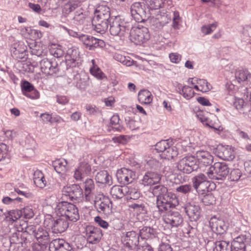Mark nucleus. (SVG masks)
I'll list each match as a JSON object with an SVG mask.
<instances>
[{
	"mask_svg": "<svg viewBox=\"0 0 251 251\" xmlns=\"http://www.w3.org/2000/svg\"><path fill=\"white\" fill-rule=\"evenodd\" d=\"M139 238V235L135 231H131L123 233L122 241L126 247L132 249L138 246Z\"/></svg>",
	"mask_w": 251,
	"mask_h": 251,
	"instance_id": "obj_20",
	"label": "nucleus"
},
{
	"mask_svg": "<svg viewBox=\"0 0 251 251\" xmlns=\"http://www.w3.org/2000/svg\"><path fill=\"white\" fill-rule=\"evenodd\" d=\"M75 79L78 80L76 82V86L81 90L85 89L86 87V83L85 81L82 80L79 74H76L75 76Z\"/></svg>",
	"mask_w": 251,
	"mask_h": 251,
	"instance_id": "obj_60",
	"label": "nucleus"
},
{
	"mask_svg": "<svg viewBox=\"0 0 251 251\" xmlns=\"http://www.w3.org/2000/svg\"><path fill=\"white\" fill-rule=\"evenodd\" d=\"M185 212L192 221L199 219L201 214V208L199 205L192 203H187L184 206Z\"/></svg>",
	"mask_w": 251,
	"mask_h": 251,
	"instance_id": "obj_25",
	"label": "nucleus"
},
{
	"mask_svg": "<svg viewBox=\"0 0 251 251\" xmlns=\"http://www.w3.org/2000/svg\"><path fill=\"white\" fill-rule=\"evenodd\" d=\"M96 180L97 182L101 184H111V177L106 171H101L98 172L96 176Z\"/></svg>",
	"mask_w": 251,
	"mask_h": 251,
	"instance_id": "obj_34",
	"label": "nucleus"
},
{
	"mask_svg": "<svg viewBox=\"0 0 251 251\" xmlns=\"http://www.w3.org/2000/svg\"><path fill=\"white\" fill-rule=\"evenodd\" d=\"M95 221L101 227L107 228L109 226L108 223L103 220L100 217L97 216L95 218Z\"/></svg>",
	"mask_w": 251,
	"mask_h": 251,
	"instance_id": "obj_64",
	"label": "nucleus"
},
{
	"mask_svg": "<svg viewBox=\"0 0 251 251\" xmlns=\"http://www.w3.org/2000/svg\"><path fill=\"white\" fill-rule=\"evenodd\" d=\"M90 72L93 76L98 79H102L105 77L104 74L98 66L91 67Z\"/></svg>",
	"mask_w": 251,
	"mask_h": 251,
	"instance_id": "obj_50",
	"label": "nucleus"
},
{
	"mask_svg": "<svg viewBox=\"0 0 251 251\" xmlns=\"http://www.w3.org/2000/svg\"><path fill=\"white\" fill-rule=\"evenodd\" d=\"M151 190L153 195L157 197L156 202L168 192L167 187L163 185L155 186Z\"/></svg>",
	"mask_w": 251,
	"mask_h": 251,
	"instance_id": "obj_31",
	"label": "nucleus"
},
{
	"mask_svg": "<svg viewBox=\"0 0 251 251\" xmlns=\"http://www.w3.org/2000/svg\"><path fill=\"white\" fill-rule=\"evenodd\" d=\"M127 126L132 130L137 129L140 126L141 122L140 120H135L128 118L126 119Z\"/></svg>",
	"mask_w": 251,
	"mask_h": 251,
	"instance_id": "obj_46",
	"label": "nucleus"
},
{
	"mask_svg": "<svg viewBox=\"0 0 251 251\" xmlns=\"http://www.w3.org/2000/svg\"><path fill=\"white\" fill-rule=\"evenodd\" d=\"M44 225L51 228L54 233H61L64 232L69 226L68 221L65 217L60 216L54 220L52 218H46L44 221Z\"/></svg>",
	"mask_w": 251,
	"mask_h": 251,
	"instance_id": "obj_7",
	"label": "nucleus"
},
{
	"mask_svg": "<svg viewBox=\"0 0 251 251\" xmlns=\"http://www.w3.org/2000/svg\"><path fill=\"white\" fill-rule=\"evenodd\" d=\"M8 149L5 144H0V161L8 156Z\"/></svg>",
	"mask_w": 251,
	"mask_h": 251,
	"instance_id": "obj_59",
	"label": "nucleus"
},
{
	"mask_svg": "<svg viewBox=\"0 0 251 251\" xmlns=\"http://www.w3.org/2000/svg\"><path fill=\"white\" fill-rule=\"evenodd\" d=\"M22 216V212L19 210H13L10 211L6 216V218L10 221L15 222L20 219Z\"/></svg>",
	"mask_w": 251,
	"mask_h": 251,
	"instance_id": "obj_48",
	"label": "nucleus"
},
{
	"mask_svg": "<svg viewBox=\"0 0 251 251\" xmlns=\"http://www.w3.org/2000/svg\"><path fill=\"white\" fill-rule=\"evenodd\" d=\"M116 175L118 181L124 184L131 183L135 177L134 172L125 168L119 170Z\"/></svg>",
	"mask_w": 251,
	"mask_h": 251,
	"instance_id": "obj_19",
	"label": "nucleus"
},
{
	"mask_svg": "<svg viewBox=\"0 0 251 251\" xmlns=\"http://www.w3.org/2000/svg\"><path fill=\"white\" fill-rule=\"evenodd\" d=\"M67 68H74L79 65V53L77 48L73 47L69 49L65 56Z\"/></svg>",
	"mask_w": 251,
	"mask_h": 251,
	"instance_id": "obj_16",
	"label": "nucleus"
},
{
	"mask_svg": "<svg viewBox=\"0 0 251 251\" xmlns=\"http://www.w3.org/2000/svg\"><path fill=\"white\" fill-rule=\"evenodd\" d=\"M126 195L128 196V198L133 200H137L140 197V193L135 188L128 187V191L127 192Z\"/></svg>",
	"mask_w": 251,
	"mask_h": 251,
	"instance_id": "obj_56",
	"label": "nucleus"
},
{
	"mask_svg": "<svg viewBox=\"0 0 251 251\" xmlns=\"http://www.w3.org/2000/svg\"><path fill=\"white\" fill-rule=\"evenodd\" d=\"M180 94L186 99H190L194 95V92L192 88L188 86H184L180 90Z\"/></svg>",
	"mask_w": 251,
	"mask_h": 251,
	"instance_id": "obj_45",
	"label": "nucleus"
},
{
	"mask_svg": "<svg viewBox=\"0 0 251 251\" xmlns=\"http://www.w3.org/2000/svg\"><path fill=\"white\" fill-rule=\"evenodd\" d=\"M34 88V86L27 81L24 80L21 83V89L24 96L31 92Z\"/></svg>",
	"mask_w": 251,
	"mask_h": 251,
	"instance_id": "obj_47",
	"label": "nucleus"
},
{
	"mask_svg": "<svg viewBox=\"0 0 251 251\" xmlns=\"http://www.w3.org/2000/svg\"><path fill=\"white\" fill-rule=\"evenodd\" d=\"M130 40L136 44H141L147 41L150 38L148 29L146 27H132L129 31Z\"/></svg>",
	"mask_w": 251,
	"mask_h": 251,
	"instance_id": "obj_6",
	"label": "nucleus"
},
{
	"mask_svg": "<svg viewBox=\"0 0 251 251\" xmlns=\"http://www.w3.org/2000/svg\"><path fill=\"white\" fill-rule=\"evenodd\" d=\"M242 176V173L239 169L232 170L230 174V178L231 181H237Z\"/></svg>",
	"mask_w": 251,
	"mask_h": 251,
	"instance_id": "obj_58",
	"label": "nucleus"
},
{
	"mask_svg": "<svg viewBox=\"0 0 251 251\" xmlns=\"http://www.w3.org/2000/svg\"><path fill=\"white\" fill-rule=\"evenodd\" d=\"M178 204V200L176 195L172 192H168L156 202V206L160 212L167 211Z\"/></svg>",
	"mask_w": 251,
	"mask_h": 251,
	"instance_id": "obj_9",
	"label": "nucleus"
},
{
	"mask_svg": "<svg viewBox=\"0 0 251 251\" xmlns=\"http://www.w3.org/2000/svg\"><path fill=\"white\" fill-rule=\"evenodd\" d=\"M197 85L194 87V89L203 93L208 92L211 89V85L205 79H199L197 81Z\"/></svg>",
	"mask_w": 251,
	"mask_h": 251,
	"instance_id": "obj_39",
	"label": "nucleus"
},
{
	"mask_svg": "<svg viewBox=\"0 0 251 251\" xmlns=\"http://www.w3.org/2000/svg\"><path fill=\"white\" fill-rule=\"evenodd\" d=\"M132 17L138 23H141L147 20L149 17L144 10V6L141 2H134L130 8Z\"/></svg>",
	"mask_w": 251,
	"mask_h": 251,
	"instance_id": "obj_13",
	"label": "nucleus"
},
{
	"mask_svg": "<svg viewBox=\"0 0 251 251\" xmlns=\"http://www.w3.org/2000/svg\"><path fill=\"white\" fill-rule=\"evenodd\" d=\"M235 75L239 82L246 80L251 82V74L248 70H240L236 71Z\"/></svg>",
	"mask_w": 251,
	"mask_h": 251,
	"instance_id": "obj_37",
	"label": "nucleus"
},
{
	"mask_svg": "<svg viewBox=\"0 0 251 251\" xmlns=\"http://www.w3.org/2000/svg\"><path fill=\"white\" fill-rule=\"evenodd\" d=\"M95 206L99 213L106 215L112 213V202L110 199L102 194H98L95 197Z\"/></svg>",
	"mask_w": 251,
	"mask_h": 251,
	"instance_id": "obj_10",
	"label": "nucleus"
},
{
	"mask_svg": "<svg viewBox=\"0 0 251 251\" xmlns=\"http://www.w3.org/2000/svg\"><path fill=\"white\" fill-rule=\"evenodd\" d=\"M205 125L215 130L221 131L223 130V127L221 126L218 118L215 115H210L207 123H205Z\"/></svg>",
	"mask_w": 251,
	"mask_h": 251,
	"instance_id": "obj_35",
	"label": "nucleus"
},
{
	"mask_svg": "<svg viewBox=\"0 0 251 251\" xmlns=\"http://www.w3.org/2000/svg\"><path fill=\"white\" fill-rule=\"evenodd\" d=\"M28 7L34 12L38 13L41 14L42 10L41 6L38 4H35L31 2L28 3Z\"/></svg>",
	"mask_w": 251,
	"mask_h": 251,
	"instance_id": "obj_63",
	"label": "nucleus"
},
{
	"mask_svg": "<svg viewBox=\"0 0 251 251\" xmlns=\"http://www.w3.org/2000/svg\"><path fill=\"white\" fill-rule=\"evenodd\" d=\"M216 198L212 193H208L203 196L201 199L202 202L205 205H212L215 203Z\"/></svg>",
	"mask_w": 251,
	"mask_h": 251,
	"instance_id": "obj_49",
	"label": "nucleus"
},
{
	"mask_svg": "<svg viewBox=\"0 0 251 251\" xmlns=\"http://www.w3.org/2000/svg\"><path fill=\"white\" fill-rule=\"evenodd\" d=\"M217 156L225 160H232L234 158V151L229 146H219L217 148Z\"/></svg>",
	"mask_w": 251,
	"mask_h": 251,
	"instance_id": "obj_24",
	"label": "nucleus"
},
{
	"mask_svg": "<svg viewBox=\"0 0 251 251\" xmlns=\"http://www.w3.org/2000/svg\"><path fill=\"white\" fill-rule=\"evenodd\" d=\"M154 230L153 228L145 226L141 230V234L145 236V237H150L151 235L153 234Z\"/></svg>",
	"mask_w": 251,
	"mask_h": 251,
	"instance_id": "obj_61",
	"label": "nucleus"
},
{
	"mask_svg": "<svg viewBox=\"0 0 251 251\" xmlns=\"http://www.w3.org/2000/svg\"><path fill=\"white\" fill-rule=\"evenodd\" d=\"M213 251H232L231 246L229 242L218 241L215 243V247Z\"/></svg>",
	"mask_w": 251,
	"mask_h": 251,
	"instance_id": "obj_38",
	"label": "nucleus"
},
{
	"mask_svg": "<svg viewBox=\"0 0 251 251\" xmlns=\"http://www.w3.org/2000/svg\"><path fill=\"white\" fill-rule=\"evenodd\" d=\"M77 169L84 176L88 175L91 171L90 166L86 162L81 163Z\"/></svg>",
	"mask_w": 251,
	"mask_h": 251,
	"instance_id": "obj_54",
	"label": "nucleus"
},
{
	"mask_svg": "<svg viewBox=\"0 0 251 251\" xmlns=\"http://www.w3.org/2000/svg\"><path fill=\"white\" fill-rule=\"evenodd\" d=\"M129 207L137 212L144 213L146 211L145 205L142 202L132 203L129 205Z\"/></svg>",
	"mask_w": 251,
	"mask_h": 251,
	"instance_id": "obj_57",
	"label": "nucleus"
},
{
	"mask_svg": "<svg viewBox=\"0 0 251 251\" xmlns=\"http://www.w3.org/2000/svg\"><path fill=\"white\" fill-rule=\"evenodd\" d=\"M218 24L215 22L209 25H204L201 27V32L205 35L210 34L217 27Z\"/></svg>",
	"mask_w": 251,
	"mask_h": 251,
	"instance_id": "obj_52",
	"label": "nucleus"
},
{
	"mask_svg": "<svg viewBox=\"0 0 251 251\" xmlns=\"http://www.w3.org/2000/svg\"><path fill=\"white\" fill-rule=\"evenodd\" d=\"M56 212L59 216L75 222L79 219L77 208L75 205L65 201L59 202L56 207Z\"/></svg>",
	"mask_w": 251,
	"mask_h": 251,
	"instance_id": "obj_2",
	"label": "nucleus"
},
{
	"mask_svg": "<svg viewBox=\"0 0 251 251\" xmlns=\"http://www.w3.org/2000/svg\"><path fill=\"white\" fill-rule=\"evenodd\" d=\"M247 238L246 235H241L235 238L231 246L232 251H245V242Z\"/></svg>",
	"mask_w": 251,
	"mask_h": 251,
	"instance_id": "obj_27",
	"label": "nucleus"
},
{
	"mask_svg": "<svg viewBox=\"0 0 251 251\" xmlns=\"http://www.w3.org/2000/svg\"><path fill=\"white\" fill-rule=\"evenodd\" d=\"M26 230L30 234L34 235L38 242L45 246L50 241V237L49 232L42 227L36 228L35 226L31 225L26 227Z\"/></svg>",
	"mask_w": 251,
	"mask_h": 251,
	"instance_id": "obj_11",
	"label": "nucleus"
},
{
	"mask_svg": "<svg viewBox=\"0 0 251 251\" xmlns=\"http://www.w3.org/2000/svg\"><path fill=\"white\" fill-rule=\"evenodd\" d=\"M199 167L210 166L213 162V156L208 151H199L196 153Z\"/></svg>",
	"mask_w": 251,
	"mask_h": 251,
	"instance_id": "obj_23",
	"label": "nucleus"
},
{
	"mask_svg": "<svg viewBox=\"0 0 251 251\" xmlns=\"http://www.w3.org/2000/svg\"><path fill=\"white\" fill-rule=\"evenodd\" d=\"M168 142L166 140H163L158 142L155 145V150L159 152L164 153L169 146Z\"/></svg>",
	"mask_w": 251,
	"mask_h": 251,
	"instance_id": "obj_55",
	"label": "nucleus"
},
{
	"mask_svg": "<svg viewBox=\"0 0 251 251\" xmlns=\"http://www.w3.org/2000/svg\"><path fill=\"white\" fill-rule=\"evenodd\" d=\"M138 100L141 104H148L152 102V96L149 91L142 90L138 93Z\"/></svg>",
	"mask_w": 251,
	"mask_h": 251,
	"instance_id": "obj_30",
	"label": "nucleus"
},
{
	"mask_svg": "<svg viewBox=\"0 0 251 251\" xmlns=\"http://www.w3.org/2000/svg\"><path fill=\"white\" fill-rule=\"evenodd\" d=\"M178 155V150L175 146H170L166 149L164 153L160 154V156L162 158L170 160L176 157Z\"/></svg>",
	"mask_w": 251,
	"mask_h": 251,
	"instance_id": "obj_36",
	"label": "nucleus"
},
{
	"mask_svg": "<svg viewBox=\"0 0 251 251\" xmlns=\"http://www.w3.org/2000/svg\"><path fill=\"white\" fill-rule=\"evenodd\" d=\"M162 176L157 172L148 171L144 175L140 180V184L144 186L155 185L160 182Z\"/></svg>",
	"mask_w": 251,
	"mask_h": 251,
	"instance_id": "obj_17",
	"label": "nucleus"
},
{
	"mask_svg": "<svg viewBox=\"0 0 251 251\" xmlns=\"http://www.w3.org/2000/svg\"><path fill=\"white\" fill-rule=\"evenodd\" d=\"M52 165L56 172L58 174H64L68 169V162L64 159H59L53 161Z\"/></svg>",
	"mask_w": 251,
	"mask_h": 251,
	"instance_id": "obj_29",
	"label": "nucleus"
},
{
	"mask_svg": "<svg viewBox=\"0 0 251 251\" xmlns=\"http://www.w3.org/2000/svg\"><path fill=\"white\" fill-rule=\"evenodd\" d=\"M192 186L190 184H184L176 187V192L182 194H189L192 190Z\"/></svg>",
	"mask_w": 251,
	"mask_h": 251,
	"instance_id": "obj_53",
	"label": "nucleus"
},
{
	"mask_svg": "<svg viewBox=\"0 0 251 251\" xmlns=\"http://www.w3.org/2000/svg\"><path fill=\"white\" fill-rule=\"evenodd\" d=\"M164 222L172 227H177L183 222V218L177 211H168L163 216Z\"/></svg>",
	"mask_w": 251,
	"mask_h": 251,
	"instance_id": "obj_15",
	"label": "nucleus"
},
{
	"mask_svg": "<svg viewBox=\"0 0 251 251\" xmlns=\"http://www.w3.org/2000/svg\"><path fill=\"white\" fill-rule=\"evenodd\" d=\"M85 231L87 241L92 244L99 243L102 236L101 230L100 228L91 225L87 226Z\"/></svg>",
	"mask_w": 251,
	"mask_h": 251,
	"instance_id": "obj_14",
	"label": "nucleus"
},
{
	"mask_svg": "<svg viewBox=\"0 0 251 251\" xmlns=\"http://www.w3.org/2000/svg\"><path fill=\"white\" fill-rule=\"evenodd\" d=\"M152 15L149 17V23L153 28L157 29H161L171 20L170 14L165 11H156L151 13Z\"/></svg>",
	"mask_w": 251,
	"mask_h": 251,
	"instance_id": "obj_8",
	"label": "nucleus"
},
{
	"mask_svg": "<svg viewBox=\"0 0 251 251\" xmlns=\"http://www.w3.org/2000/svg\"><path fill=\"white\" fill-rule=\"evenodd\" d=\"M63 195L69 197L73 201H79L83 198V192L81 187L77 184L65 186L62 190Z\"/></svg>",
	"mask_w": 251,
	"mask_h": 251,
	"instance_id": "obj_12",
	"label": "nucleus"
},
{
	"mask_svg": "<svg viewBox=\"0 0 251 251\" xmlns=\"http://www.w3.org/2000/svg\"><path fill=\"white\" fill-rule=\"evenodd\" d=\"M229 168L225 162H216L211 166L205 172L207 177L211 179L224 180L228 176Z\"/></svg>",
	"mask_w": 251,
	"mask_h": 251,
	"instance_id": "obj_4",
	"label": "nucleus"
},
{
	"mask_svg": "<svg viewBox=\"0 0 251 251\" xmlns=\"http://www.w3.org/2000/svg\"><path fill=\"white\" fill-rule=\"evenodd\" d=\"M109 31L113 36H127L131 27V24L125 23L119 17H115L109 21Z\"/></svg>",
	"mask_w": 251,
	"mask_h": 251,
	"instance_id": "obj_3",
	"label": "nucleus"
},
{
	"mask_svg": "<svg viewBox=\"0 0 251 251\" xmlns=\"http://www.w3.org/2000/svg\"><path fill=\"white\" fill-rule=\"evenodd\" d=\"M120 118L118 115H113L110 119V124L116 129H120L119 126Z\"/></svg>",
	"mask_w": 251,
	"mask_h": 251,
	"instance_id": "obj_62",
	"label": "nucleus"
},
{
	"mask_svg": "<svg viewBox=\"0 0 251 251\" xmlns=\"http://www.w3.org/2000/svg\"><path fill=\"white\" fill-rule=\"evenodd\" d=\"M84 185L85 195L86 197H88L95 189L93 180L92 179H87L84 182Z\"/></svg>",
	"mask_w": 251,
	"mask_h": 251,
	"instance_id": "obj_51",
	"label": "nucleus"
},
{
	"mask_svg": "<svg viewBox=\"0 0 251 251\" xmlns=\"http://www.w3.org/2000/svg\"><path fill=\"white\" fill-rule=\"evenodd\" d=\"M40 69L43 73L51 75L58 71V66L56 61L44 58L40 62Z\"/></svg>",
	"mask_w": 251,
	"mask_h": 251,
	"instance_id": "obj_21",
	"label": "nucleus"
},
{
	"mask_svg": "<svg viewBox=\"0 0 251 251\" xmlns=\"http://www.w3.org/2000/svg\"><path fill=\"white\" fill-rule=\"evenodd\" d=\"M128 191L127 186L114 185L111 188L110 194L113 198L120 199L126 195Z\"/></svg>",
	"mask_w": 251,
	"mask_h": 251,
	"instance_id": "obj_28",
	"label": "nucleus"
},
{
	"mask_svg": "<svg viewBox=\"0 0 251 251\" xmlns=\"http://www.w3.org/2000/svg\"><path fill=\"white\" fill-rule=\"evenodd\" d=\"M110 18V9L106 5L98 6L94 12V17L92 21L94 29L98 33H104L108 28Z\"/></svg>",
	"mask_w": 251,
	"mask_h": 251,
	"instance_id": "obj_1",
	"label": "nucleus"
},
{
	"mask_svg": "<svg viewBox=\"0 0 251 251\" xmlns=\"http://www.w3.org/2000/svg\"><path fill=\"white\" fill-rule=\"evenodd\" d=\"M207 176H205V175L203 174H199L197 176H195L192 178V182L193 184L194 188L198 190L199 188V186L200 184H207V182L208 181L207 179Z\"/></svg>",
	"mask_w": 251,
	"mask_h": 251,
	"instance_id": "obj_40",
	"label": "nucleus"
},
{
	"mask_svg": "<svg viewBox=\"0 0 251 251\" xmlns=\"http://www.w3.org/2000/svg\"><path fill=\"white\" fill-rule=\"evenodd\" d=\"M29 48L32 54L38 56H41L43 53V49L39 45H37L35 42L30 43Z\"/></svg>",
	"mask_w": 251,
	"mask_h": 251,
	"instance_id": "obj_43",
	"label": "nucleus"
},
{
	"mask_svg": "<svg viewBox=\"0 0 251 251\" xmlns=\"http://www.w3.org/2000/svg\"><path fill=\"white\" fill-rule=\"evenodd\" d=\"M80 40L90 50H94L97 47L103 48L105 46V43L103 40L88 35H82Z\"/></svg>",
	"mask_w": 251,
	"mask_h": 251,
	"instance_id": "obj_18",
	"label": "nucleus"
},
{
	"mask_svg": "<svg viewBox=\"0 0 251 251\" xmlns=\"http://www.w3.org/2000/svg\"><path fill=\"white\" fill-rule=\"evenodd\" d=\"M33 180L36 186L40 188H44L47 183L44 176L41 171L37 170L33 174Z\"/></svg>",
	"mask_w": 251,
	"mask_h": 251,
	"instance_id": "obj_32",
	"label": "nucleus"
},
{
	"mask_svg": "<svg viewBox=\"0 0 251 251\" xmlns=\"http://www.w3.org/2000/svg\"><path fill=\"white\" fill-rule=\"evenodd\" d=\"M176 168L179 172L189 174L199 168L196 158L193 155L186 156L176 163Z\"/></svg>",
	"mask_w": 251,
	"mask_h": 251,
	"instance_id": "obj_5",
	"label": "nucleus"
},
{
	"mask_svg": "<svg viewBox=\"0 0 251 251\" xmlns=\"http://www.w3.org/2000/svg\"><path fill=\"white\" fill-rule=\"evenodd\" d=\"M50 251H73L70 244L62 239L53 240L49 244Z\"/></svg>",
	"mask_w": 251,
	"mask_h": 251,
	"instance_id": "obj_22",
	"label": "nucleus"
},
{
	"mask_svg": "<svg viewBox=\"0 0 251 251\" xmlns=\"http://www.w3.org/2000/svg\"><path fill=\"white\" fill-rule=\"evenodd\" d=\"M88 18L87 12L82 8L77 9L74 14V20L78 24H83Z\"/></svg>",
	"mask_w": 251,
	"mask_h": 251,
	"instance_id": "obj_33",
	"label": "nucleus"
},
{
	"mask_svg": "<svg viewBox=\"0 0 251 251\" xmlns=\"http://www.w3.org/2000/svg\"><path fill=\"white\" fill-rule=\"evenodd\" d=\"M78 3L76 1L70 0L66 3L63 7V11L65 14H69L78 8Z\"/></svg>",
	"mask_w": 251,
	"mask_h": 251,
	"instance_id": "obj_41",
	"label": "nucleus"
},
{
	"mask_svg": "<svg viewBox=\"0 0 251 251\" xmlns=\"http://www.w3.org/2000/svg\"><path fill=\"white\" fill-rule=\"evenodd\" d=\"M151 9L157 10L161 7L163 0H143Z\"/></svg>",
	"mask_w": 251,
	"mask_h": 251,
	"instance_id": "obj_42",
	"label": "nucleus"
},
{
	"mask_svg": "<svg viewBox=\"0 0 251 251\" xmlns=\"http://www.w3.org/2000/svg\"><path fill=\"white\" fill-rule=\"evenodd\" d=\"M209 224L212 229L217 234H223L226 229V226L224 222L215 217L210 219Z\"/></svg>",
	"mask_w": 251,
	"mask_h": 251,
	"instance_id": "obj_26",
	"label": "nucleus"
},
{
	"mask_svg": "<svg viewBox=\"0 0 251 251\" xmlns=\"http://www.w3.org/2000/svg\"><path fill=\"white\" fill-rule=\"evenodd\" d=\"M50 53L54 57L59 58L64 54L63 50L57 45H52L50 49Z\"/></svg>",
	"mask_w": 251,
	"mask_h": 251,
	"instance_id": "obj_44",
	"label": "nucleus"
}]
</instances>
